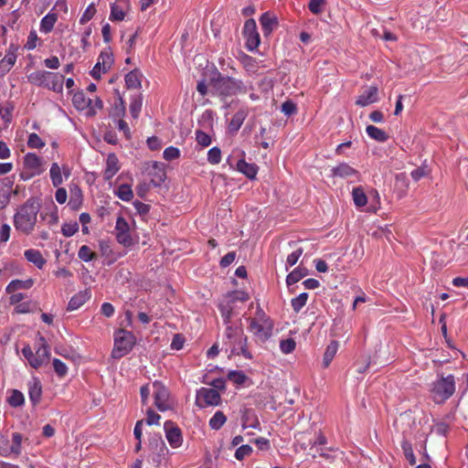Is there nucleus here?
I'll return each mask as SVG.
<instances>
[{"instance_id":"obj_52","label":"nucleus","mask_w":468,"mask_h":468,"mask_svg":"<svg viewBox=\"0 0 468 468\" xmlns=\"http://www.w3.org/2000/svg\"><path fill=\"white\" fill-rule=\"evenodd\" d=\"M27 145L30 148H42L45 143L37 133H30L27 141Z\"/></svg>"},{"instance_id":"obj_46","label":"nucleus","mask_w":468,"mask_h":468,"mask_svg":"<svg viewBox=\"0 0 468 468\" xmlns=\"http://www.w3.org/2000/svg\"><path fill=\"white\" fill-rule=\"evenodd\" d=\"M296 346V343L292 338L283 339L280 342V348L283 354L292 353Z\"/></svg>"},{"instance_id":"obj_10","label":"nucleus","mask_w":468,"mask_h":468,"mask_svg":"<svg viewBox=\"0 0 468 468\" xmlns=\"http://www.w3.org/2000/svg\"><path fill=\"white\" fill-rule=\"evenodd\" d=\"M243 34L246 37V46L250 50L258 48L261 40L257 31V25L254 19H248L244 24Z\"/></svg>"},{"instance_id":"obj_61","label":"nucleus","mask_w":468,"mask_h":468,"mask_svg":"<svg viewBox=\"0 0 468 468\" xmlns=\"http://www.w3.org/2000/svg\"><path fill=\"white\" fill-rule=\"evenodd\" d=\"M250 89V86H247L241 80L234 79V95L239 93H246Z\"/></svg>"},{"instance_id":"obj_50","label":"nucleus","mask_w":468,"mask_h":468,"mask_svg":"<svg viewBox=\"0 0 468 468\" xmlns=\"http://www.w3.org/2000/svg\"><path fill=\"white\" fill-rule=\"evenodd\" d=\"M324 5L325 0H311L309 2L308 7L313 14L318 15L323 12Z\"/></svg>"},{"instance_id":"obj_31","label":"nucleus","mask_w":468,"mask_h":468,"mask_svg":"<svg viewBox=\"0 0 468 468\" xmlns=\"http://www.w3.org/2000/svg\"><path fill=\"white\" fill-rule=\"evenodd\" d=\"M352 197L354 203L357 207H362L367 203V197L361 186H357L353 189Z\"/></svg>"},{"instance_id":"obj_7","label":"nucleus","mask_w":468,"mask_h":468,"mask_svg":"<svg viewBox=\"0 0 468 468\" xmlns=\"http://www.w3.org/2000/svg\"><path fill=\"white\" fill-rule=\"evenodd\" d=\"M135 344V336L130 331L119 329L114 334V347L112 356L120 359L127 355Z\"/></svg>"},{"instance_id":"obj_53","label":"nucleus","mask_w":468,"mask_h":468,"mask_svg":"<svg viewBox=\"0 0 468 468\" xmlns=\"http://www.w3.org/2000/svg\"><path fill=\"white\" fill-rule=\"evenodd\" d=\"M251 452H252V448L250 445H248V444L241 445L240 447H239L236 450L235 457L237 460L241 461L246 456H249Z\"/></svg>"},{"instance_id":"obj_54","label":"nucleus","mask_w":468,"mask_h":468,"mask_svg":"<svg viewBox=\"0 0 468 468\" xmlns=\"http://www.w3.org/2000/svg\"><path fill=\"white\" fill-rule=\"evenodd\" d=\"M282 112L285 115L291 116V115L296 113V112H297L296 104L293 101H292L291 100H288L282 104Z\"/></svg>"},{"instance_id":"obj_33","label":"nucleus","mask_w":468,"mask_h":468,"mask_svg":"<svg viewBox=\"0 0 468 468\" xmlns=\"http://www.w3.org/2000/svg\"><path fill=\"white\" fill-rule=\"evenodd\" d=\"M32 284H33L32 280H27V281L14 280L7 285L6 292L8 293H12L19 289H28L32 286Z\"/></svg>"},{"instance_id":"obj_24","label":"nucleus","mask_w":468,"mask_h":468,"mask_svg":"<svg viewBox=\"0 0 468 468\" xmlns=\"http://www.w3.org/2000/svg\"><path fill=\"white\" fill-rule=\"evenodd\" d=\"M16 50L17 48L13 45L9 48L7 53L0 63V69H2L3 72H8L16 63Z\"/></svg>"},{"instance_id":"obj_4","label":"nucleus","mask_w":468,"mask_h":468,"mask_svg":"<svg viewBox=\"0 0 468 468\" xmlns=\"http://www.w3.org/2000/svg\"><path fill=\"white\" fill-rule=\"evenodd\" d=\"M28 80L34 85L43 86L48 90L61 92L64 77L58 73L37 70L28 75Z\"/></svg>"},{"instance_id":"obj_55","label":"nucleus","mask_w":468,"mask_h":468,"mask_svg":"<svg viewBox=\"0 0 468 468\" xmlns=\"http://www.w3.org/2000/svg\"><path fill=\"white\" fill-rule=\"evenodd\" d=\"M95 13H96L95 6L93 5H90L87 7V9L85 10V12L83 13V15L81 16V17L80 18V23L81 25L86 24L94 16Z\"/></svg>"},{"instance_id":"obj_20","label":"nucleus","mask_w":468,"mask_h":468,"mask_svg":"<svg viewBox=\"0 0 468 468\" xmlns=\"http://www.w3.org/2000/svg\"><path fill=\"white\" fill-rule=\"evenodd\" d=\"M150 175L153 176L151 184L154 186H160L166 177L164 165L158 162H153Z\"/></svg>"},{"instance_id":"obj_44","label":"nucleus","mask_w":468,"mask_h":468,"mask_svg":"<svg viewBox=\"0 0 468 468\" xmlns=\"http://www.w3.org/2000/svg\"><path fill=\"white\" fill-rule=\"evenodd\" d=\"M402 450H403L404 455H405L406 459L408 460V462L410 463V464L414 465L416 463V458L414 456L411 444L409 441H404L402 442Z\"/></svg>"},{"instance_id":"obj_56","label":"nucleus","mask_w":468,"mask_h":468,"mask_svg":"<svg viewBox=\"0 0 468 468\" xmlns=\"http://www.w3.org/2000/svg\"><path fill=\"white\" fill-rule=\"evenodd\" d=\"M196 140L198 143V144L205 147L208 146L211 144L210 136L202 131H197L196 133Z\"/></svg>"},{"instance_id":"obj_9","label":"nucleus","mask_w":468,"mask_h":468,"mask_svg":"<svg viewBox=\"0 0 468 468\" xmlns=\"http://www.w3.org/2000/svg\"><path fill=\"white\" fill-rule=\"evenodd\" d=\"M220 403V395L213 388H202L197 392V404L200 408L207 406H217Z\"/></svg>"},{"instance_id":"obj_15","label":"nucleus","mask_w":468,"mask_h":468,"mask_svg":"<svg viewBox=\"0 0 468 468\" xmlns=\"http://www.w3.org/2000/svg\"><path fill=\"white\" fill-rule=\"evenodd\" d=\"M260 23L264 36L270 35L279 25L277 16L269 12L261 15Z\"/></svg>"},{"instance_id":"obj_64","label":"nucleus","mask_w":468,"mask_h":468,"mask_svg":"<svg viewBox=\"0 0 468 468\" xmlns=\"http://www.w3.org/2000/svg\"><path fill=\"white\" fill-rule=\"evenodd\" d=\"M150 185H151V182L150 183H147V182H141L137 186H136V193L137 195L140 197H144L145 195L147 194V192L149 191L150 189Z\"/></svg>"},{"instance_id":"obj_37","label":"nucleus","mask_w":468,"mask_h":468,"mask_svg":"<svg viewBox=\"0 0 468 468\" xmlns=\"http://www.w3.org/2000/svg\"><path fill=\"white\" fill-rule=\"evenodd\" d=\"M9 405L13 408L20 407L25 402L24 395L17 389H13L10 397L7 399Z\"/></svg>"},{"instance_id":"obj_41","label":"nucleus","mask_w":468,"mask_h":468,"mask_svg":"<svg viewBox=\"0 0 468 468\" xmlns=\"http://www.w3.org/2000/svg\"><path fill=\"white\" fill-rule=\"evenodd\" d=\"M78 256L80 260L83 261H90L97 258V255L95 252H93L90 248L87 245H83L80 248Z\"/></svg>"},{"instance_id":"obj_40","label":"nucleus","mask_w":468,"mask_h":468,"mask_svg":"<svg viewBox=\"0 0 468 468\" xmlns=\"http://www.w3.org/2000/svg\"><path fill=\"white\" fill-rule=\"evenodd\" d=\"M233 303L229 301L225 304L219 305V310L223 317L224 323L229 325L233 314Z\"/></svg>"},{"instance_id":"obj_43","label":"nucleus","mask_w":468,"mask_h":468,"mask_svg":"<svg viewBox=\"0 0 468 468\" xmlns=\"http://www.w3.org/2000/svg\"><path fill=\"white\" fill-rule=\"evenodd\" d=\"M308 299V293L303 292L299 294L297 297L292 300V309L298 313L305 304Z\"/></svg>"},{"instance_id":"obj_59","label":"nucleus","mask_w":468,"mask_h":468,"mask_svg":"<svg viewBox=\"0 0 468 468\" xmlns=\"http://www.w3.org/2000/svg\"><path fill=\"white\" fill-rule=\"evenodd\" d=\"M120 104L116 105L113 112H112V115L114 118L122 119L125 114V103L122 98H119Z\"/></svg>"},{"instance_id":"obj_35","label":"nucleus","mask_w":468,"mask_h":468,"mask_svg":"<svg viewBox=\"0 0 468 468\" xmlns=\"http://www.w3.org/2000/svg\"><path fill=\"white\" fill-rule=\"evenodd\" d=\"M125 83L129 89H136L141 86L140 73L137 70H132L125 76Z\"/></svg>"},{"instance_id":"obj_11","label":"nucleus","mask_w":468,"mask_h":468,"mask_svg":"<svg viewBox=\"0 0 468 468\" xmlns=\"http://www.w3.org/2000/svg\"><path fill=\"white\" fill-rule=\"evenodd\" d=\"M112 63V54L108 51H102L99 56L97 63L90 71L92 78L100 80L101 73L107 72L111 69Z\"/></svg>"},{"instance_id":"obj_49","label":"nucleus","mask_w":468,"mask_h":468,"mask_svg":"<svg viewBox=\"0 0 468 468\" xmlns=\"http://www.w3.org/2000/svg\"><path fill=\"white\" fill-rule=\"evenodd\" d=\"M79 229V225L77 222L74 223H65L61 227V232L65 237H71L74 235Z\"/></svg>"},{"instance_id":"obj_12","label":"nucleus","mask_w":468,"mask_h":468,"mask_svg":"<svg viewBox=\"0 0 468 468\" xmlns=\"http://www.w3.org/2000/svg\"><path fill=\"white\" fill-rule=\"evenodd\" d=\"M213 89L221 97L232 96L234 95V79L219 77L213 81Z\"/></svg>"},{"instance_id":"obj_23","label":"nucleus","mask_w":468,"mask_h":468,"mask_svg":"<svg viewBox=\"0 0 468 468\" xmlns=\"http://www.w3.org/2000/svg\"><path fill=\"white\" fill-rule=\"evenodd\" d=\"M24 164L27 169H30L33 172V174H40L42 172V161L36 154H27L24 158Z\"/></svg>"},{"instance_id":"obj_42","label":"nucleus","mask_w":468,"mask_h":468,"mask_svg":"<svg viewBox=\"0 0 468 468\" xmlns=\"http://www.w3.org/2000/svg\"><path fill=\"white\" fill-rule=\"evenodd\" d=\"M143 105V99L141 95H138L134 98H133L131 103H130V112L132 116L136 119L139 116V113L142 110Z\"/></svg>"},{"instance_id":"obj_26","label":"nucleus","mask_w":468,"mask_h":468,"mask_svg":"<svg viewBox=\"0 0 468 468\" xmlns=\"http://www.w3.org/2000/svg\"><path fill=\"white\" fill-rule=\"evenodd\" d=\"M237 169L250 179L255 178L258 173V166L255 164H249L244 160H239L238 162Z\"/></svg>"},{"instance_id":"obj_62","label":"nucleus","mask_w":468,"mask_h":468,"mask_svg":"<svg viewBox=\"0 0 468 468\" xmlns=\"http://www.w3.org/2000/svg\"><path fill=\"white\" fill-rule=\"evenodd\" d=\"M0 454L3 456H8L10 454L8 440L2 434H0Z\"/></svg>"},{"instance_id":"obj_27","label":"nucleus","mask_w":468,"mask_h":468,"mask_svg":"<svg viewBox=\"0 0 468 468\" xmlns=\"http://www.w3.org/2000/svg\"><path fill=\"white\" fill-rule=\"evenodd\" d=\"M366 131L370 138L380 143L386 142L388 138V136L383 130L374 125H367Z\"/></svg>"},{"instance_id":"obj_3","label":"nucleus","mask_w":468,"mask_h":468,"mask_svg":"<svg viewBox=\"0 0 468 468\" xmlns=\"http://www.w3.org/2000/svg\"><path fill=\"white\" fill-rule=\"evenodd\" d=\"M22 354L28 361L29 365L34 368H38L43 365H47L49 361V346L43 336H39L37 342L36 352L29 346L22 349Z\"/></svg>"},{"instance_id":"obj_51","label":"nucleus","mask_w":468,"mask_h":468,"mask_svg":"<svg viewBox=\"0 0 468 468\" xmlns=\"http://www.w3.org/2000/svg\"><path fill=\"white\" fill-rule=\"evenodd\" d=\"M303 252V250L302 248H299L292 251L291 254L288 255L286 260V270H288V267H292L298 261L299 258L302 256Z\"/></svg>"},{"instance_id":"obj_57","label":"nucleus","mask_w":468,"mask_h":468,"mask_svg":"<svg viewBox=\"0 0 468 468\" xmlns=\"http://www.w3.org/2000/svg\"><path fill=\"white\" fill-rule=\"evenodd\" d=\"M180 152L177 148L170 146L164 151V158L172 161L179 157Z\"/></svg>"},{"instance_id":"obj_2","label":"nucleus","mask_w":468,"mask_h":468,"mask_svg":"<svg viewBox=\"0 0 468 468\" xmlns=\"http://www.w3.org/2000/svg\"><path fill=\"white\" fill-rule=\"evenodd\" d=\"M225 335L228 339L226 344L229 346L231 354L251 358V354L247 349V336L244 335L241 326L227 325Z\"/></svg>"},{"instance_id":"obj_34","label":"nucleus","mask_w":468,"mask_h":468,"mask_svg":"<svg viewBox=\"0 0 468 468\" xmlns=\"http://www.w3.org/2000/svg\"><path fill=\"white\" fill-rule=\"evenodd\" d=\"M49 173H50V178H51L52 185L55 187L59 186L63 183V180H62V176H61V168L59 167V165L57 163H53L51 165Z\"/></svg>"},{"instance_id":"obj_16","label":"nucleus","mask_w":468,"mask_h":468,"mask_svg":"<svg viewBox=\"0 0 468 468\" xmlns=\"http://www.w3.org/2000/svg\"><path fill=\"white\" fill-rule=\"evenodd\" d=\"M155 388L154 390V400L155 406L161 411H165L169 409V405L167 403L168 393L167 390L156 383L154 384Z\"/></svg>"},{"instance_id":"obj_48","label":"nucleus","mask_w":468,"mask_h":468,"mask_svg":"<svg viewBox=\"0 0 468 468\" xmlns=\"http://www.w3.org/2000/svg\"><path fill=\"white\" fill-rule=\"evenodd\" d=\"M53 367H54L56 374L59 378H63L67 375L68 367L61 360H59L58 358H54L53 359Z\"/></svg>"},{"instance_id":"obj_60","label":"nucleus","mask_w":468,"mask_h":468,"mask_svg":"<svg viewBox=\"0 0 468 468\" xmlns=\"http://www.w3.org/2000/svg\"><path fill=\"white\" fill-rule=\"evenodd\" d=\"M429 174V171L426 169V167L424 166H420V167H417L416 169H414L411 173H410V176L411 177L415 180V181H419L420 178L428 176Z\"/></svg>"},{"instance_id":"obj_8","label":"nucleus","mask_w":468,"mask_h":468,"mask_svg":"<svg viewBox=\"0 0 468 468\" xmlns=\"http://www.w3.org/2000/svg\"><path fill=\"white\" fill-rule=\"evenodd\" d=\"M115 237L117 241L124 247H131L134 243L130 233V226L122 216L116 220Z\"/></svg>"},{"instance_id":"obj_1","label":"nucleus","mask_w":468,"mask_h":468,"mask_svg":"<svg viewBox=\"0 0 468 468\" xmlns=\"http://www.w3.org/2000/svg\"><path fill=\"white\" fill-rule=\"evenodd\" d=\"M40 207L39 200L35 197L27 199L20 206L14 216L16 229L27 235L30 234L35 229Z\"/></svg>"},{"instance_id":"obj_21","label":"nucleus","mask_w":468,"mask_h":468,"mask_svg":"<svg viewBox=\"0 0 468 468\" xmlns=\"http://www.w3.org/2000/svg\"><path fill=\"white\" fill-rule=\"evenodd\" d=\"M28 395L33 405L39 403L42 396V386L37 378L28 382Z\"/></svg>"},{"instance_id":"obj_6","label":"nucleus","mask_w":468,"mask_h":468,"mask_svg":"<svg viewBox=\"0 0 468 468\" xmlns=\"http://www.w3.org/2000/svg\"><path fill=\"white\" fill-rule=\"evenodd\" d=\"M455 390V381L452 375L441 377L431 384V396L437 404L447 400Z\"/></svg>"},{"instance_id":"obj_36","label":"nucleus","mask_w":468,"mask_h":468,"mask_svg":"<svg viewBox=\"0 0 468 468\" xmlns=\"http://www.w3.org/2000/svg\"><path fill=\"white\" fill-rule=\"evenodd\" d=\"M227 417L220 410H218L209 420V426L212 430H219L226 422Z\"/></svg>"},{"instance_id":"obj_5","label":"nucleus","mask_w":468,"mask_h":468,"mask_svg":"<svg viewBox=\"0 0 468 468\" xmlns=\"http://www.w3.org/2000/svg\"><path fill=\"white\" fill-rule=\"evenodd\" d=\"M249 329L259 341L265 342L272 334L273 323L271 318L259 308L257 317L250 318Z\"/></svg>"},{"instance_id":"obj_25","label":"nucleus","mask_w":468,"mask_h":468,"mask_svg":"<svg viewBox=\"0 0 468 468\" xmlns=\"http://www.w3.org/2000/svg\"><path fill=\"white\" fill-rule=\"evenodd\" d=\"M25 257L28 261L34 263L38 269H42L46 264V260L37 250H27L25 251Z\"/></svg>"},{"instance_id":"obj_22","label":"nucleus","mask_w":468,"mask_h":468,"mask_svg":"<svg viewBox=\"0 0 468 468\" xmlns=\"http://www.w3.org/2000/svg\"><path fill=\"white\" fill-rule=\"evenodd\" d=\"M332 176L343 178L350 177L353 176L359 177V173L356 169L351 167L348 164L341 163L340 165L332 169Z\"/></svg>"},{"instance_id":"obj_28","label":"nucleus","mask_w":468,"mask_h":468,"mask_svg":"<svg viewBox=\"0 0 468 468\" xmlns=\"http://www.w3.org/2000/svg\"><path fill=\"white\" fill-rule=\"evenodd\" d=\"M338 349V343L336 341H332L326 347L325 352L324 354L323 364L324 367H327L333 358L335 357Z\"/></svg>"},{"instance_id":"obj_29","label":"nucleus","mask_w":468,"mask_h":468,"mask_svg":"<svg viewBox=\"0 0 468 468\" xmlns=\"http://www.w3.org/2000/svg\"><path fill=\"white\" fill-rule=\"evenodd\" d=\"M58 20V16L55 13H48L41 20L40 30L45 33L50 32L56 21Z\"/></svg>"},{"instance_id":"obj_47","label":"nucleus","mask_w":468,"mask_h":468,"mask_svg":"<svg viewBox=\"0 0 468 468\" xmlns=\"http://www.w3.org/2000/svg\"><path fill=\"white\" fill-rule=\"evenodd\" d=\"M221 160V151L218 147L211 148L207 153V161L212 165H217Z\"/></svg>"},{"instance_id":"obj_63","label":"nucleus","mask_w":468,"mask_h":468,"mask_svg":"<svg viewBox=\"0 0 468 468\" xmlns=\"http://www.w3.org/2000/svg\"><path fill=\"white\" fill-rule=\"evenodd\" d=\"M236 258V253L234 251H230L227 253L221 260H220V266L222 268H226L229 266Z\"/></svg>"},{"instance_id":"obj_45","label":"nucleus","mask_w":468,"mask_h":468,"mask_svg":"<svg viewBox=\"0 0 468 468\" xmlns=\"http://www.w3.org/2000/svg\"><path fill=\"white\" fill-rule=\"evenodd\" d=\"M125 13L119 5L113 4L111 6L110 19L112 21H122L124 19Z\"/></svg>"},{"instance_id":"obj_14","label":"nucleus","mask_w":468,"mask_h":468,"mask_svg":"<svg viewBox=\"0 0 468 468\" xmlns=\"http://www.w3.org/2000/svg\"><path fill=\"white\" fill-rule=\"evenodd\" d=\"M378 90L376 86L368 87L362 94H360L356 101V104L361 107L367 106L372 104L378 100Z\"/></svg>"},{"instance_id":"obj_38","label":"nucleus","mask_w":468,"mask_h":468,"mask_svg":"<svg viewBox=\"0 0 468 468\" xmlns=\"http://www.w3.org/2000/svg\"><path fill=\"white\" fill-rule=\"evenodd\" d=\"M116 194L118 197L123 201H130L133 197V190L127 184L119 186Z\"/></svg>"},{"instance_id":"obj_32","label":"nucleus","mask_w":468,"mask_h":468,"mask_svg":"<svg viewBox=\"0 0 468 468\" xmlns=\"http://www.w3.org/2000/svg\"><path fill=\"white\" fill-rule=\"evenodd\" d=\"M247 116V112L245 111H239L236 112L229 125V128L231 132H237L241 127L245 118Z\"/></svg>"},{"instance_id":"obj_58","label":"nucleus","mask_w":468,"mask_h":468,"mask_svg":"<svg viewBox=\"0 0 468 468\" xmlns=\"http://www.w3.org/2000/svg\"><path fill=\"white\" fill-rule=\"evenodd\" d=\"M228 378L236 384H243L246 379L245 375L240 371H230Z\"/></svg>"},{"instance_id":"obj_30","label":"nucleus","mask_w":468,"mask_h":468,"mask_svg":"<svg viewBox=\"0 0 468 468\" xmlns=\"http://www.w3.org/2000/svg\"><path fill=\"white\" fill-rule=\"evenodd\" d=\"M307 275L305 268L298 267L291 271L286 277V283L288 286L292 285Z\"/></svg>"},{"instance_id":"obj_17","label":"nucleus","mask_w":468,"mask_h":468,"mask_svg":"<svg viewBox=\"0 0 468 468\" xmlns=\"http://www.w3.org/2000/svg\"><path fill=\"white\" fill-rule=\"evenodd\" d=\"M91 102L92 101L90 99H87L83 91H78L72 97V103L77 110L83 111L90 108V114L94 115L95 112L93 111Z\"/></svg>"},{"instance_id":"obj_39","label":"nucleus","mask_w":468,"mask_h":468,"mask_svg":"<svg viewBox=\"0 0 468 468\" xmlns=\"http://www.w3.org/2000/svg\"><path fill=\"white\" fill-rule=\"evenodd\" d=\"M22 441L23 436L19 432H14L12 434V445L9 446L10 453H15L16 455L20 454Z\"/></svg>"},{"instance_id":"obj_19","label":"nucleus","mask_w":468,"mask_h":468,"mask_svg":"<svg viewBox=\"0 0 468 468\" xmlns=\"http://www.w3.org/2000/svg\"><path fill=\"white\" fill-rule=\"evenodd\" d=\"M91 296L90 291L86 289L80 291L71 297L68 304L69 311H74L82 306Z\"/></svg>"},{"instance_id":"obj_13","label":"nucleus","mask_w":468,"mask_h":468,"mask_svg":"<svg viewBox=\"0 0 468 468\" xmlns=\"http://www.w3.org/2000/svg\"><path fill=\"white\" fill-rule=\"evenodd\" d=\"M164 429L165 431V437L169 442V444L173 448H177L181 445L183 437L180 429L175 425L174 422L167 420L164 424Z\"/></svg>"},{"instance_id":"obj_18","label":"nucleus","mask_w":468,"mask_h":468,"mask_svg":"<svg viewBox=\"0 0 468 468\" xmlns=\"http://www.w3.org/2000/svg\"><path fill=\"white\" fill-rule=\"evenodd\" d=\"M120 170L119 160L114 154H110L106 160V168L103 173L105 180H111Z\"/></svg>"}]
</instances>
